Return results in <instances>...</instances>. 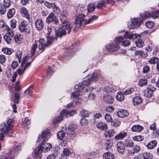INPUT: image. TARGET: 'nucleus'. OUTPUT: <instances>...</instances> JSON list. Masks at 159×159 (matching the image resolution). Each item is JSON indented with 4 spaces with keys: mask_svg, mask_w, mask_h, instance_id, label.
I'll return each instance as SVG.
<instances>
[{
    "mask_svg": "<svg viewBox=\"0 0 159 159\" xmlns=\"http://www.w3.org/2000/svg\"><path fill=\"white\" fill-rule=\"evenodd\" d=\"M52 148V145L51 143L43 140L40 146L34 150L32 155L34 158L39 157L41 156L42 152H46Z\"/></svg>",
    "mask_w": 159,
    "mask_h": 159,
    "instance_id": "obj_1",
    "label": "nucleus"
},
{
    "mask_svg": "<svg viewBox=\"0 0 159 159\" xmlns=\"http://www.w3.org/2000/svg\"><path fill=\"white\" fill-rule=\"evenodd\" d=\"M72 26L70 22H67L66 25H62L61 27L55 31V34L57 37L61 38L66 34V32L69 34L71 31Z\"/></svg>",
    "mask_w": 159,
    "mask_h": 159,
    "instance_id": "obj_2",
    "label": "nucleus"
},
{
    "mask_svg": "<svg viewBox=\"0 0 159 159\" xmlns=\"http://www.w3.org/2000/svg\"><path fill=\"white\" fill-rule=\"evenodd\" d=\"M84 15L82 13H80L77 16L75 24L77 26L80 27L82 24L84 25L88 24L87 20L84 19Z\"/></svg>",
    "mask_w": 159,
    "mask_h": 159,
    "instance_id": "obj_3",
    "label": "nucleus"
},
{
    "mask_svg": "<svg viewBox=\"0 0 159 159\" xmlns=\"http://www.w3.org/2000/svg\"><path fill=\"white\" fill-rule=\"evenodd\" d=\"M108 50L110 52H116L118 51V53H124L126 51L123 50L122 51L119 49V47L118 45L115 43H111L109 44L107 46Z\"/></svg>",
    "mask_w": 159,
    "mask_h": 159,
    "instance_id": "obj_4",
    "label": "nucleus"
},
{
    "mask_svg": "<svg viewBox=\"0 0 159 159\" xmlns=\"http://www.w3.org/2000/svg\"><path fill=\"white\" fill-rule=\"evenodd\" d=\"M11 127L5 124V123H2L1 125V129L2 132L4 133L8 136H11L13 134V131Z\"/></svg>",
    "mask_w": 159,
    "mask_h": 159,
    "instance_id": "obj_5",
    "label": "nucleus"
},
{
    "mask_svg": "<svg viewBox=\"0 0 159 159\" xmlns=\"http://www.w3.org/2000/svg\"><path fill=\"white\" fill-rule=\"evenodd\" d=\"M27 21L23 20L19 26V30L22 32H25L27 33H30V27L29 25L27 24Z\"/></svg>",
    "mask_w": 159,
    "mask_h": 159,
    "instance_id": "obj_6",
    "label": "nucleus"
},
{
    "mask_svg": "<svg viewBox=\"0 0 159 159\" xmlns=\"http://www.w3.org/2000/svg\"><path fill=\"white\" fill-rule=\"evenodd\" d=\"M141 20L139 18H134L131 20V23L128 25L129 28L130 29H137L140 25Z\"/></svg>",
    "mask_w": 159,
    "mask_h": 159,
    "instance_id": "obj_7",
    "label": "nucleus"
},
{
    "mask_svg": "<svg viewBox=\"0 0 159 159\" xmlns=\"http://www.w3.org/2000/svg\"><path fill=\"white\" fill-rule=\"evenodd\" d=\"M84 86L82 83H79L75 86V92L71 93V98H75L79 97L80 95L78 92L81 91L83 89Z\"/></svg>",
    "mask_w": 159,
    "mask_h": 159,
    "instance_id": "obj_8",
    "label": "nucleus"
},
{
    "mask_svg": "<svg viewBox=\"0 0 159 159\" xmlns=\"http://www.w3.org/2000/svg\"><path fill=\"white\" fill-rule=\"evenodd\" d=\"M58 22L57 18L52 12L49 14L46 19V22L47 23H50L54 22L55 24L57 25Z\"/></svg>",
    "mask_w": 159,
    "mask_h": 159,
    "instance_id": "obj_9",
    "label": "nucleus"
},
{
    "mask_svg": "<svg viewBox=\"0 0 159 159\" xmlns=\"http://www.w3.org/2000/svg\"><path fill=\"white\" fill-rule=\"evenodd\" d=\"M21 147L20 145H15L13 146V148L10 150L8 153L11 154V156L13 154L14 156H17L20 150Z\"/></svg>",
    "mask_w": 159,
    "mask_h": 159,
    "instance_id": "obj_10",
    "label": "nucleus"
},
{
    "mask_svg": "<svg viewBox=\"0 0 159 159\" xmlns=\"http://www.w3.org/2000/svg\"><path fill=\"white\" fill-rule=\"evenodd\" d=\"M67 12L65 11H63L61 14L59 18L62 25H66L67 22H70L67 21Z\"/></svg>",
    "mask_w": 159,
    "mask_h": 159,
    "instance_id": "obj_11",
    "label": "nucleus"
},
{
    "mask_svg": "<svg viewBox=\"0 0 159 159\" xmlns=\"http://www.w3.org/2000/svg\"><path fill=\"white\" fill-rule=\"evenodd\" d=\"M66 133L62 131H59L58 132L57 134V138L61 139L62 141H63L62 143H61V145L62 146H65L66 144V140L67 139H65L66 141H64V138L65 137Z\"/></svg>",
    "mask_w": 159,
    "mask_h": 159,
    "instance_id": "obj_12",
    "label": "nucleus"
},
{
    "mask_svg": "<svg viewBox=\"0 0 159 159\" xmlns=\"http://www.w3.org/2000/svg\"><path fill=\"white\" fill-rule=\"evenodd\" d=\"M35 25L37 29L41 31L43 27L44 23L42 20L37 19L35 21Z\"/></svg>",
    "mask_w": 159,
    "mask_h": 159,
    "instance_id": "obj_13",
    "label": "nucleus"
},
{
    "mask_svg": "<svg viewBox=\"0 0 159 159\" xmlns=\"http://www.w3.org/2000/svg\"><path fill=\"white\" fill-rule=\"evenodd\" d=\"M76 113L75 110L67 111L66 110H63L61 113V114L63 116H65L66 118L72 116Z\"/></svg>",
    "mask_w": 159,
    "mask_h": 159,
    "instance_id": "obj_14",
    "label": "nucleus"
},
{
    "mask_svg": "<svg viewBox=\"0 0 159 159\" xmlns=\"http://www.w3.org/2000/svg\"><path fill=\"white\" fill-rule=\"evenodd\" d=\"M21 15L24 17L30 20V15L27 9L25 7L21 8L20 9Z\"/></svg>",
    "mask_w": 159,
    "mask_h": 159,
    "instance_id": "obj_15",
    "label": "nucleus"
},
{
    "mask_svg": "<svg viewBox=\"0 0 159 159\" xmlns=\"http://www.w3.org/2000/svg\"><path fill=\"white\" fill-rule=\"evenodd\" d=\"M103 100L105 103L108 104H111L113 102L114 99L110 95L105 94L103 96Z\"/></svg>",
    "mask_w": 159,
    "mask_h": 159,
    "instance_id": "obj_16",
    "label": "nucleus"
},
{
    "mask_svg": "<svg viewBox=\"0 0 159 159\" xmlns=\"http://www.w3.org/2000/svg\"><path fill=\"white\" fill-rule=\"evenodd\" d=\"M117 150L120 153H123L125 151V145L122 141L118 142L116 144Z\"/></svg>",
    "mask_w": 159,
    "mask_h": 159,
    "instance_id": "obj_17",
    "label": "nucleus"
},
{
    "mask_svg": "<svg viewBox=\"0 0 159 159\" xmlns=\"http://www.w3.org/2000/svg\"><path fill=\"white\" fill-rule=\"evenodd\" d=\"M0 28L3 31H6L7 32H8L12 29L2 20H0Z\"/></svg>",
    "mask_w": 159,
    "mask_h": 159,
    "instance_id": "obj_18",
    "label": "nucleus"
},
{
    "mask_svg": "<svg viewBox=\"0 0 159 159\" xmlns=\"http://www.w3.org/2000/svg\"><path fill=\"white\" fill-rule=\"evenodd\" d=\"M138 36L140 37L139 34H132L129 32H125L124 35V37L128 39H136Z\"/></svg>",
    "mask_w": 159,
    "mask_h": 159,
    "instance_id": "obj_19",
    "label": "nucleus"
},
{
    "mask_svg": "<svg viewBox=\"0 0 159 159\" xmlns=\"http://www.w3.org/2000/svg\"><path fill=\"white\" fill-rule=\"evenodd\" d=\"M39 45L38 48L40 50L43 51L44 49L47 46V43H46L45 39H41L39 40Z\"/></svg>",
    "mask_w": 159,
    "mask_h": 159,
    "instance_id": "obj_20",
    "label": "nucleus"
},
{
    "mask_svg": "<svg viewBox=\"0 0 159 159\" xmlns=\"http://www.w3.org/2000/svg\"><path fill=\"white\" fill-rule=\"evenodd\" d=\"M97 128L101 130H106L107 129V125L105 122H100L96 125Z\"/></svg>",
    "mask_w": 159,
    "mask_h": 159,
    "instance_id": "obj_21",
    "label": "nucleus"
},
{
    "mask_svg": "<svg viewBox=\"0 0 159 159\" xmlns=\"http://www.w3.org/2000/svg\"><path fill=\"white\" fill-rule=\"evenodd\" d=\"M42 137L44 140H48L50 138L51 136V134L49 129L44 130L42 133Z\"/></svg>",
    "mask_w": 159,
    "mask_h": 159,
    "instance_id": "obj_22",
    "label": "nucleus"
},
{
    "mask_svg": "<svg viewBox=\"0 0 159 159\" xmlns=\"http://www.w3.org/2000/svg\"><path fill=\"white\" fill-rule=\"evenodd\" d=\"M127 132L124 131H122L120 132L115 136V139L116 140H120L123 139L127 135Z\"/></svg>",
    "mask_w": 159,
    "mask_h": 159,
    "instance_id": "obj_23",
    "label": "nucleus"
},
{
    "mask_svg": "<svg viewBox=\"0 0 159 159\" xmlns=\"http://www.w3.org/2000/svg\"><path fill=\"white\" fill-rule=\"evenodd\" d=\"M118 116L121 118H124L129 115V113L127 110L121 109L117 112Z\"/></svg>",
    "mask_w": 159,
    "mask_h": 159,
    "instance_id": "obj_24",
    "label": "nucleus"
},
{
    "mask_svg": "<svg viewBox=\"0 0 159 159\" xmlns=\"http://www.w3.org/2000/svg\"><path fill=\"white\" fill-rule=\"evenodd\" d=\"M66 131H67L66 133L68 134L73 135L75 132V127L73 125L71 124L69 125L68 129Z\"/></svg>",
    "mask_w": 159,
    "mask_h": 159,
    "instance_id": "obj_25",
    "label": "nucleus"
},
{
    "mask_svg": "<svg viewBox=\"0 0 159 159\" xmlns=\"http://www.w3.org/2000/svg\"><path fill=\"white\" fill-rule=\"evenodd\" d=\"M103 158L105 159H114V155L110 152H107L104 153L103 155Z\"/></svg>",
    "mask_w": 159,
    "mask_h": 159,
    "instance_id": "obj_26",
    "label": "nucleus"
},
{
    "mask_svg": "<svg viewBox=\"0 0 159 159\" xmlns=\"http://www.w3.org/2000/svg\"><path fill=\"white\" fill-rule=\"evenodd\" d=\"M71 154V152L68 148H65L63 150L61 157L64 159H66V157Z\"/></svg>",
    "mask_w": 159,
    "mask_h": 159,
    "instance_id": "obj_27",
    "label": "nucleus"
},
{
    "mask_svg": "<svg viewBox=\"0 0 159 159\" xmlns=\"http://www.w3.org/2000/svg\"><path fill=\"white\" fill-rule=\"evenodd\" d=\"M157 142L155 140H153L150 141L147 145L146 147L150 149H152L154 148L157 145Z\"/></svg>",
    "mask_w": 159,
    "mask_h": 159,
    "instance_id": "obj_28",
    "label": "nucleus"
},
{
    "mask_svg": "<svg viewBox=\"0 0 159 159\" xmlns=\"http://www.w3.org/2000/svg\"><path fill=\"white\" fill-rule=\"evenodd\" d=\"M142 99L139 96H135L133 99V102L135 105H138L142 102Z\"/></svg>",
    "mask_w": 159,
    "mask_h": 159,
    "instance_id": "obj_29",
    "label": "nucleus"
},
{
    "mask_svg": "<svg viewBox=\"0 0 159 159\" xmlns=\"http://www.w3.org/2000/svg\"><path fill=\"white\" fill-rule=\"evenodd\" d=\"M16 10L14 8L10 9L7 12V17L8 19L13 17L15 14Z\"/></svg>",
    "mask_w": 159,
    "mask_h": 159,
    "instance_id": "obj_30",
    "label": "nucleus"
},
{
    "mask_svg": "<svg viewBox=\"0 0 159 159\" xmlns=\"http://www.w3.org/2000/svg\"><path fill=\"white\" fill-rule=\"evenodd\" d=\"M25 59H26V57H25L23 59V62L21 64V69H18L17 70V72L18 74L19 75L22 74L24 73V71L25 70H24V68H23V66L25 62Z\"/></svg>",
    "mask_w": 159,
    "mask_h": 159,
    "instance_id": "obj_31",
    "label": "nucleus"
},
{
    "mask_svg": "<svg viewBox=\"0 0 159 159\" xmlns=\"http://www.w3.org/2000/svg\"><path fill=\"white\" fill-rule=\"evenodd\" d=\"M38 44L35 43L32 45V47L30 51V57L31 58L32 56L34 55L36 49L38 47Z\"/></svg>",
    "mask_w": 159,
    "mask_h": 159,
    "instance_id": "obj_32",
    "label": "nucleus"
},
{
    "mask_svg": "<svg viewBox=\"0 0 159 159\" xmlns=\"http://www.w3.org/2000/svg\"><path fill=\"white\" fill-rule=\"evenodd\" d=\"M143 129V127L139 125H135L132 126L131 130L134 132H140Z\"/></svg>",
    "mask_w": 159,
    "mask_h": 159,
    "instance_id": "obj_33",
    "label": "nucleus"
},
{
    "mask_svg": "<svg viewBox=\"0 0 159 159\" xmlns=\"http://www.w3.org/2000/svg\"><path fill=\"white\" fill-rule=\"evenodd\" d=\"M142 156L143 159H153L152 155L149 152L143 153Z\"/></svg>",
    "mask_w": 159,
    "mask_h": 159,
    "instance_id": "obj_34",
    "label": "nucleus"
},
{
    "mask_svg": "<svg viewBox=\"0 0 159 159\" xmlns=\"http://www.w3.org/2000/svg\"><path fill=\"white\" fill-rule=\"evenodd\" d=\"M2 51L4 53L8 55L11 54L13 52V51L11 48L6 47L3 48Z\"/></svg>",
    "mask_w": 159,
    "mask_h": 159,
    "instance_id": "obj_35",
    "label": "nucleus"
},
{
    "mask_svg": "<svg viewBox=\"0 0 159 159\" xmlns=\"http://www.w3.org/2000/svg\"><path fill=\"white\" fill-rule=\"evenodd\" d=\"M22 36L20 34H17L14 37V41L17 43H20L22 40Z\"/></svg>",
    "mask_w": 159,
    "mask_h": 159,
    "instance_id": "obj_36",
    "label": "nucleus"
},
{
    "mask_svg": "<svg viewBox=\"0 0 159 159\" xmlns=\"http://www.w3.org/2000/svg\"><path fill=\"white\" fill-rule=\"evenodd\" d=\"M124 93L121 92L118 93L116 96V98L117 100L120 101H122L124 99Z\"/></svg>",
    "mask_w": 159,
    "mask_h": 159,
    "instance_id": "obj_37",
    "label": "nucleus"
},
{
    "mask_svg": "<svg viewBox=\"0 0 159 159\" xmlns=\"http://www.w3.org/2000/svg\"><path fill=\"white\" fill-rule=\"evenodd\" d=\"M13 37L5 34L4 35L3 39L7 44H10L11 42V38Z\"/></svg>",
    "mask_w": 159,
    "mask_h": 159,
    "instance_id": "obj_38",
    "label": "nucleus"
},
{
    "mask_svg": "<svg viewBox=\"0 0 159 159\" xmlns=\"http://www.w3.org/2000/svg\"><path fill=\"white\" fill-rule=\"evenodd\" d=\"M136 46L139 48L142 47L144 45V42L141 39H138L135 41Z\"/></svg>",
    "mask_w": 159,
    "mask_h": 159,
    "instance_id": "obj_39",
    "label": "nucleus"
},
{
    "mask_svg": "<svg viewBox=\"0 0 159 159\" xmlns=\"http://www.w3.org/2000/svg\"><path fill=\"white\" fill-rule=\"evenodd\" d=\"M95 8V6L93 3H90L88 5V12H93Z\"/></svg>",
    "mask_w": 159,
    "mask_h": 159,
    "instance_id": "obj_40",
    "label": "nucleus"
},
{
    "mask_svg": "<svg viewBox=\"0 0 159 159\" xmlns=\"http://www.w3.org/2000/svg\"><path fill=\"white\" fill-rule=\"evenodd\" d=\"M106 4V1L102 0L98 2L97 6V8L98 9H102L105 7Z\"/></svg>",
    "mask_w": 159,
    "mask_h": 159,
    "instance_id": "obj_41",
    "label": "nucleus"
},
{
    "mask_svg": "<svg viewBox=\"0 0 159 159\" xmlns=\"http://www.w3.org/2000/svg\"><path fill=\"white\" fill-rule=\"evenodd\" d=\"M135 55H139L143 57H146L147 56V54L145 53L142 51L139 50L135 52Z\"/></svg>",
    "mask_w": 159,
    "mask_h": 159,
    "instance_id": "obj_42",
    "label": "nucleus"
},
{
    "mask_svg": "<svg viewBox=\"0 0 159 159\" xmlns=\"http://www.w3.org/2000/svg\"><path fill=\"white\" fill-rule=\"evenodd\" d=\"M140 149V147L138 145L134 146L131 151V153L133 154L135 153L138 152Z\"/></svg>",
    "mask_w": 159,
    "mask_h": 159,
    "instance_id": "obj_43",
    "label": "nucleus"
},
{
    "mask_svg": "<svg viewBox=\"0 0 159 159\" xmlns=\"http://www.w3.org/2000/svg\"><path fill=\"white\" fill-rule=\"evenodd\" d=\"M134 142L131 140H126L125 141V145L127 147L130 148L133 146Z\"/></svg>",
    "mask_w": 159,
    "mask_h": 159,
    "instance_id": "obj_44",
    "label": "nucleus"
},
{
    "mask_svg": "<svg viewBox=\"0 0 159 159\" xmlns=\"http://www.w3.org/2000/svg\"><path fill=\"white\" fill-rule=\"evenodd\" d=\"M112 145V143L110 140H107L105 141V146L107 149L110 148Z\"/></svg>",
    "mask_w": 159,
    "mask_h": 159,
    "instance_id": "obj_45",
    "label": "nucleus"
},
{
    "mask_svg": "<svg viewBox=\"0 0 159 159\" xmlns=\"http://www.w3.org/2000/svg\"><path fill=\"white\" fill-rule=\"evenodd\" d=\"M150 16L153 18L156 19L159 16V11H153L151 14Z\"/></svg>",
    "mask_w": 159,
    "mask_h": 159,
    "instance_id": "obj_46",
    "label": "nucleus"
},
{
    "mask_svg": "<svg viewBox=\"0 0 159 159\" xmlns=\"http://www.w3.org/2000/svg\"><path fill=\"white\" fill-rule=\"evenodd\" d=\"M11 3V0H3V5L6 7L9 8Z\"/></svg>",
    "mask_w": 159,
    "mask_h": 159,
    "instance_id": "obj_47",
    "label": "nucleus"
},
{
    "mask_svg": "<svg viewBox=\"0 0 159 159\" xmlns=\"http://www.w3.org/2000/svg\"><path fill=\"white\" fill-rule=\"evenodd\" d=\"M6 7L3 6L2 4H0V14L2 15H3L5 14L7 11Z\"/></svg>",
    "mask_w": 159,
    "mask_h": 159,
    "instance_id": "obj_48",
    "label": "nucleus"
},
{
    "mask_svg": "<svg viewBox=\"0 0 159 159\" xmlns=\"http://www.w3.org/2000/svg\"><path fill=\"white\" fill-rule=\"evenodd\" d=\"M53 9V11L56 14L59 13L60 11V9L59 7H57L55 3H53V6L52 7Z\"/></svg>",
    "mask_w": 159,
    "mask_h": 159,
    "instance_id": "obj_49",
    "label": "nucleus"
},
{
    "mask_svg": "<svg viewBox=\"0 0 159 159\" xmlns=\"http://www.w3.org/2000/svg\"><path fill=\"white\" fill-rule=\"evenodd\" d=\"M80 115L81 117H86L89 116V113L87 111L84 110L80 111Z\"/></svg>",
    "mask_w": 159,
    "mask_h": 159,
    "instance_id": "obj_50",
    "label": "nucleus"
},
{
    "mask_svg": "<svg viewBox=\"0 0 159 159\" xmlns=\"http://www.w3.org/2000/svg\"><path fill=\"white\" fill-rule=\"evenodd\" d=\"M30 122L29 119L27 117H25L23 122V124L25 127L27 128H29L28 126L30 125Z\"/></svg>",
    "mask_w": 159,
    "mask_h": 159,
    "instance_id": "obj_51",
    "label": "nucleus"
},
{
    "mask_svg": "<svg viewBox=\"0 0 159 159\" xmlns=\"http://www.w3.org/2000/svg\"><path fill=\"white\" fill-rule=\"evenodd\" d=\"M105 119L107 122H111L112 119L111 115L108 114H106L105 116Z\"/></svg>",
    "mask_w": 159,
    "mask_h": 159,
    "instance_id": "obj_52",
    "label": "nucleus"
},
{
    "mask_svg": "<svg viewBox=\"0 0 159 159\" xmlns=\"http://www.w3.org/2000/svg\"><path fill=\"white\" fill-rule=\"evenodd\" d=\"M132 139L134 141H140L144 139V137L141 135H138L133 137Z\"/></svg>",
    "mask_w": 159,
    "mask_h": 159,
    "instance_id": "obj_53",
    "label": "nucleus"
},
{
    "mask_svg": "<svg viewBox=\"0 0 159 159\" xmlns=\"http://www.w3.org/2000/svg\"><path fill=\"white\" fill-rule=\"evenodd\" d=\"M123 39L122 36H119L115 38L114 39V42H116V43L118 45L120 43H122V42L123 40Z\"/></svg>",
    "mask_w": 159,
    "mask_h": 159,
    "instance_id": "obj_54",
    "label": "nucleus"
},
{
    "mask_svg": "<svg viewBox=\"0 0 159 159\" xmlns=\"http://www.w3.org/2000/svg\"><path fill=\"white\" fill-rule=\"evenodd\" d=\"M147 83V80L145 79H141L139 82V85L141 86L146 85Z\"/></svg>",
    "mask_w": 159,
    "mask_h": 159,
    "instance_id": "obj_55",
    "label": "nucleus"
},
{
    "mask_svg": "<svg viewBox=\"0 0 159 159\" xmlns=\"http://www.w3.org/2000/svg\"><path fill=\"white\" fill-rule=\"evenodd\" d=\"M146 26L148 28H152L154 25V22L150 21H148L146 22Z\"/></svg>",
    "mask_w": 159,
    "mask_h": 159,
    "instance_id": "obj_56",
    "label": "nucleus"
},
{
    "mask_svg": "<svg viewBox=\"0 0 159 159\" xmlns=\"http://www.w3.org/2000/svg\"><path fill=\"white\" fill-rule=\"evenodd\" d=\"M63 116L61 114L60 116L56 117L55 119H54L53 120V121L55 123L59 122L62 120Z\"/></svg>",
    "mask_w": 159,
    "mask_h": 159,
    "instance_id": "obj_57",
    "label": "nucleus"
},
{
    "mask_svg": "<svg viewBox=\"0 0 159 159\" xmlns=\"http://www.w3.org/2000/svg\"><path fill=\"white\" fill-rule=\"evenodd\" d=\"M158 61V58L156 57H154L152 58L148 61V62L151 64H155Z\"/></svg>",
    "mask_w": 159,
    "mask_h": 159,
    "instance_id": "obj_58",
    "label": "nucleus"
},
{
    "mask_svg": "<svg viewBox=\"0 0 159 159\" xmlns=\"http://www.w3.org/2000/svg\"><path fill=\"white\" fill-rule=\"evenodd\" d=\"M120 124V121L117 119H115L112 122V126L117 127L119 126Z\"/></svg>",
    "mask_w": 159,
    "mask_h": 159,
    "instance_id": "obj_59",
    "label": "nucleus"
},
{
    "mask_svg": "<svg viewBox=\"0 0 159 159\" xmlns=\"http://www.w3.org/2000/svg\"><path fill=\"white\" fill-rule=\"evenodd\" d=\"M17 21L13 19L11 20L10 22V26L12 29H15L16 27Z\"/></svg>",
    "mask_w": 159,
    "mask_h": 159,
    "instance_id": "obj_60",
    "label": "nucleus"
},
{
    "mask_svg": "<svg viewBox=\"0 0 159 159\" xmlns=\"http://www.w3.org/2000/svg\"><path fill=\"white\" fill-rule=\"evenodd\" d=\"M134 91V89L133 88L128 89L124 91V94L125 95H129L131 94Z\"/></svg>",
    "mask_w": 159,
    "mask_h": 159,
    "instance_id": "obj_61",
    "label": "nucleus"
},
{
    "mask_svg": "<svg viewBox=\"0 0 159 159\" xmlns=\"http://www.w3.org/2000/svg\"><path fill=\"white\" fill-rule=\"evenodd\" d=\"M152 92L148 90L147 89L146 90H145L144 91V95L145 96L148 98H150L152 96Z\"/></svg>",
    "mask_w": 159,
    "mask_h": 159,
    "instance_id": "obj_62",
    "label": "nucleus"
},
{
    "mask_svg": "<svg viewBox=\"0 0 159 159\" xmlns=\"http://www.w3.org/2000/svg\"><path fill=\"white\" fill-rule=\"evenodd\" d=\"M14 123V120L13 119H10L8 120L7 123L5 124L12 128Z\"/></svg>",
    "mask_w": 159,
    "mask_h": 159,
    "instance_id": "obj_63",
    "label": "nucleus"
},
{
    "mask_svg": "<svg viewBox=\"0 0 159 159\" xmlns=\"http://www.w3.org/2000/svg\"><path fill=\"white\" fill-rule=\"evenodd\" d=\"M147 89L148 90L153 92L155 90L156 88L154 85L150 84L148 85Z\"/></svg>",
    "mask_w": 159,
    "mask_h": 159,
    "instance_id": "obj_64",
    "label": "nucleus"
}]
</instances>
